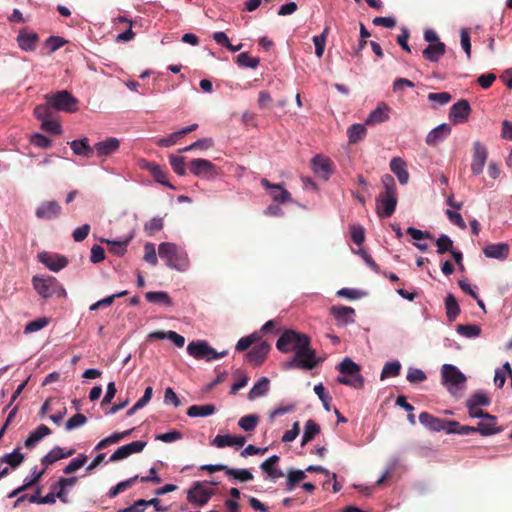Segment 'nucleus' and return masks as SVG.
Returning a JSON list of instances; mask_svg holds the SVG:
<instances>
[{"label": "nucleus", "instance_id": "f257e3e1", "mask_svg": "<svg viewBox=\"0 0 512 512\" xmlns=\"http://www.w3.org/2000/svg\"><path fill=\"white\" fill-rule=\"evenodd\" d=\"M158 254L166 265L170 268L183 271L189 265V259L184 250L179 248L176 244L170 242H163L158 247Z\"/></svg>", "mask_w": 512, "mask_h": 512}, {"label": "nucleus", "instance_id": "f03ea898", "mask_svg": "<svg viewBox=\"0 0 512 512\" xmlns=\"http://www.w3.org/2000/svg\"><path fill=\"white\" fill-rule=\"evenodd\" d=\"M337 370L340 376L337 382L355 389H361L364 386V377L361 375V367L352 359L346 357L338 364Z\"/></svg>", "mask_w": 512, "mask_h": 512}, {"label": "nucleus", "instance_id": "7ed1b4c3", "mask_svg": "<svg viewBox=\"0 0 512 512\" xmlns=\"http://www.w3.org/2000/svg\"><path fill=\"white\" fill-rule=\"evenodd\" d=\"M322 360L316 357V351L310 347V339L296 350L294 357L287 362L286 368H298L303 370H311L315 368Z\"/></svg>", "mask_w": 512, "mask_h": 512}, {"label": "nucleus", "instance_id": "20e7f679", "mask_svg": "<svg viewBox=\"0 0 512 512\" xmlns=\"http://www.w3.org/2000/svg\"><path fill=\"white\" fill-rule=\"evenodd\" d=\"M32 284L36 292L44 299H48L53 296H66V290L53 276L44 277L36 275L32 278Z\"/></svg>", "mask_w": 512, "mask_h": 512}, {"label": "nucleus", "instance_id": "39448f33", "mask_svg": "<svg viewBox=\"0 0 512 512\" xmlns=\"http://www.w3.org/2000/svg\"><path fill=\"white\" fill-rule=\"evenodd\" d=\"M45 99L56 111L74 113L78 110V99L67 90L46 94Z\"/></svg>", "mask_w": 512, "mask_h": 512}, {"label": "nucleus", "instance_id": "423d86ee", "mask_svg": "<svg viewBox=\"0 0 512 512\" xmlns=\"http://www.w3.org/2000/svg\"><path fill=\"white\" fill-rule=\"evenodd\" d=\"M187 352L190 356L198 360L212 361L219 359L227 355V351L218 353L212 348L206 341L197 340L192 341L187 346Z\"/></svg>", "mask_w": 512, "mask_h": 512}, {"label": "nucleus", "instance_id": "0eeeda50", "mask_svg": "<svg viewBox=\"0 0 512 512\" xmlns=\"http://www.w3.org/2000/svg\"><path fill=\"white\" fill-rule=\"evenodd\" d=\"M309 339L310 338L306 334L299 333L294 330H286L277 340L276 348L283 353H289L292 351L296 353V350L300 349L305 340L308 341Z\"/></svg>", "mask_w": 512, "mask_h": 512}, {"label": "nucleus", "instance_id": "6e6552de", "mask_svg": "<svg viewBox=\"0 0 512 512\" xmlns=\"http://www.w3.org/2000/svg\"><path fill=\"white\" fill-rule=\"evenodd\" d=\"M214 494L215 491L205 483L195 482L187 492V500L195 506L202 507L209 502Z\"/></svg>", "mask_w": 512, "mask_h": 512}, {"label": "nucleus", "instance_id": "1a4fd4ad", "mask_svg": "<svg viewBox=\"0 0 512 512\" xmlns=\"http://www.w3.org/2000/svg\"><path fill=\"white\" fill-rule=\"evenodd\" d=\"M397 205V194L380 193L377 197L376 211L380 218L393 215Z\"/></svg>", "mask_w": 512, "mask_h": 512}, {"label": "nucleus", "instance_id": "9d476101", "mask_svg": "<svg viewBox=\"0 0 512 512\" xmlns=\"http://www.w3.org/2000/svg\"><path fill=\"white\" fill-rule=\"evenodd\" d=\"M488 158L486 147L479 141L473 143V155L471 162V171L473 175H479L483 172Z\"/></svg>", "mask_w": 512, "mask_h": 512}, {"label": "nucleus", "instance_id": "9b49d317", "mask_svg": "<svg viewBox=\"0 0 512 512\" xmlns=\"http://www.w3.org/2000/svg\"><path fill=\"white\" fill-rule=\"evenodd\" d=\"M471 113V106L469 102L462 99L453 104L449 111V119L453 124L465 123Z\"/></svg>", "mask_w": 512, "mask_h": 512}, {"label": "nucleus", "instance_id": "f8f14e48", "mask_svg": "<svg viewBox=\"0 0 512 512\" xmlns=\"http://www.w3.org/2000/svg\"><path fill=\"white\" fill-rule=\"evenodd\" d=\"M270 344L265 341L256 342L246 354V361L254 366H260L266 359L269 351Z\"/></svg>", "mask_w": 512, "mask_h": 512}, {"label": "nucleus", "instance_id": "ddd939ff", "mask_svg": "<svg viewBox=\"0 0 512 512\" xmlns=\"http://www.w3.org/2000/svg\"><path fill=\"white\" fill-rule=\"evenodd\" d=\"M146 442L144 441H133L129 444L123 445L119 447L109 458L110 462H118L123 459L128 458L130 455L134 453H140L146 447Z\"/></svg>", "mask_w": 512, "mask_h": 512}, {"label": "nucleus", "instance_id": "4468645a", "mask_svg": "<svg viewBox=\"0 0 512 512\" xmlns=\"http://www.w3.org/2000/svg\"><path fill=\"white\" fill-rule=\"evenodd\" d=\"M441 376L444 385H451L458 387L460 384L465 383V375L458 370L457 367L451 364H444L441 368Z\"/></svg>", "mask_w": 512, "mask_h": 512}, {"label": "nucleus", "instance_id": "2eb2a0df", "mask_svg": "<svg viewBox=\"0 0 512 512\" xmlns=\"http://www.w3.org/2000/svg\"><path fill=\"white\" fill-rule=\"evenodd\" d=\"M190 172L197 177H213L217 174L216 166L207 159H193L190 162Z\"/></svg>", "mask_w": 512, "mask_h": 512}, {"label": "nucleus", "instance_id": "dca6fc26", "mask_svg": "<svg viewBox=\"0 0 512 512\" xmlns=\"http://www.w3.org/2000/svg\"><path fill=\"white\" fill-rule=\"evenodd\" d=\"M312 170L324 180H328L333 173V162L328 157L316 155L311 160Z\"/></svg>", "mask_w": 512, "mask_h": 512}, {"label": "nucleus", "instance_id": "f3484780", "mask_svg": "<svg viewBox=\"0 0 512 512\" xmlns=\"http://www.w3.org/2000/svg\"><path fill=\"white\" fill-rule=\"evenodd\" d=\"M62 208L57 201H44L36 209L35 215L38 219L52 220L58 218Z\"/></svg>", "mask_w": 512, "mask_h": 512}, {"label": "nucleus", "instance_id": "a211bd4d", "mask_svg": "<svg viewBox=\"0 0 512 512\" xmlns=\"http://www.w3.org/2000/svg\"><path fill=\"white\" fill-rule=\"evenodd\" d=\"M38 258L42 264L54 272H58L68 265L67 258L59 254L41 252L39 253Z\"/></svg>", "mask_w": 512, "mask_h": 512}, {"label": "nucleus", "instance_id": "6ab92c4d", "mask_svg": "<svg viewBox=\"0 0 512 512\" xmlns=\"http://www.w3.org/2000/svg\"><path fill=\"white\" fill-rule=\"evenodd\" d=\"M497 417L491 414H485L482 420L474 427L475 433L478 432L482 436H490L503 431L501 427H497Z\"/></svg>", "mask_w": 512, "mask_h": 512}, {"label": "nucleus", "instance_id": "aec40b11", "mask_svg": "<svg viewBox=\"0 0 512 512\" xmlns=\"http://www.w3.org/2000/svg\"><path fill=\"white\" fill-rule=\"evenodd\" d=\"M261 185L270 190L269 194L271 198L278 203H286L290 201L291 194L282 187L280 184H272L267 179L263 178L261 180Z\"/></svg>", "mask_w": 512, "mask_h": 512}, {"label": "nucleus", "instance_id": "412c9836", "mask_svg": "<svg viewBox=\"0 0 512 512\" xmlns=\"http://www.w3.org/2000/svg\"><path fill=\"white\" fill-rule=\"evenodd\" d=\"M120 147V141L115 137H108L103 141H99L94 145V150L97 156H110L118 151Z\"/></svg>", "mask_w": 512, "mask_h": 512}, {"label": "nucleus", "instance_id": "4be33fe9", "mask_svg": "<svg viewBox=\"0 0 512 512\" xmlns=\"http://www.w3.org/2000/svg\"><path fill=\"white\" fill-rule=\"evenodd\" d=\"M330 313L335 317L338 325H347L355 321V310L347 306H332Z\"/></svg>", "mask_w": 512, "mask_h": 512}, {"label": "nucleus", "instance_id": "5701e85b", "mask_svg": "<svg viewBox=\"0 0 512 512\" xmlns=\"http://www.w3.org/2000/svg\"><path fill=\"white\" fill-rule=\"evenodd\" d=\"M419 422L431 431H446L447 420L433 416L428 412H421Z\"/></svg>", "mask_w": 512, "mask_h": 512}, {"label": "nucleus", "instance_id": "b1692460", "mask_svg": "<svg viewBox=\"0 0 512 512\" xmlns=\"http://www.w3.org/2000/svg\"><path fill=\"white\" fill-rule=\"evenodd\" d=\"M389 112L390 107L386 103L381 102L380 104H378L376 109L371 111V113L368 115L365 124L376 125L383 123L389 119Z\"/></svg>", "mask_w": 512, "mask_h": 512}, {"label": "nucleus", "instance_id": "393cba45", "mask_svg": "<svg viewBox=\"0 0 512 512\" xmlns=\"http://www.w3.org/2000/svg\"><path fill=\"white\" fill-rule=\"evenodd\" d=\"M510 247L506 243H497L487 245L483 249V253L488 258L505 260L509 255Z\"/></svg>", "mask_w": 512, "mask_h": 512}, {"label": "nucleus", "instance_id": "a878e982", "mask_svg": "<svg viewBox=\"0 0 512 512\" xmlns=\"http://www.w3.org/2000/svg\"><path fill=\"white\" fill-rule=\"evenodd\" d=\"M450 133L451 127L448 124L443 123L428 133L426 137V143L430 146H434L438 142L443 141L446 137H448Z\"/></svg>", "mask_w": 512, "mask_h": 512}, {"label": "nucleus", "instance_id": "bb28decb", "mask_svg": "<svg viewBox=\"0 0 512 512\" xmlns=\"http://www.w3.org/2000/svg\"><path fill=\"white\" fill-rule=\"evenodd\" d=\"M390 169L397 176L401 185H405L409 180V173L406 169V163L400 157H394L390 161Z\"/></svg>", "mask_w": 512, "mask_h": 512}, {"label": "nucleus", "instance_id": "cd10ccee", "mask_svg": "<svg viewBox=\"0 0 512 512\" xmlns=\"http://www.w3.org/2000/svg\"><path fill=\"white\" fill-rule=\"evenodd\" d=\"M279 459H280L279 456L273 455V456L269 457L268 459H266L260 465L261 470L264 473H266L269 478H271L273 480L282 478L284 476V473L275 467V464L278 463Z\"/></svg>", "mask_w": 512, "mask_h": 512}, {"label": "nucleus", "instance_id": "c85d7f7f", "mask_svg": "<svg viewBox=\"0 0 512 512\" xmlns=\"http://www.w3.org/2000/svg\"><path fill=\"white\" fill-rule=\"evenodd\" d=\"M446 51V46L443 42H437L435 44H429L423 50V57L430 62H437Z\"/></svg>", "mask_w": 512, "mask_h": 512}, {"label": "nucleus", "instance_id": "c756f323", "mask_svg": "<svg viewBox=\"0 0 512 512\" xmlns=\"http://www.w3.org/2000/svg\"><path fill=\"white\" fill-rule=\"evenodd\" d=\"M51 434V430L48 426L41 424L34 431H32L25 441V447L28 449L34 448V446L41 441L45 436Z\"/></svg>", "mask_w": 512, "mask_h": 512}, {"label": "nucleus", "instance_id": "7c9ffc66", "mask_svg": "<svg viewBox=\"0 0 512 512\" xmlns=\"http://www.w3.org/2000/svg\"><path fill=\"white\" fill-rule=\"evenodd\" d=\"M72 151L79 156L91 157L94 148L89 145V139L84 137L80 140H73L69 143Z\"/></svg>", "mask_w": 512, "mask_h": 512}, {"label": "nucleus", "instance_id": "2f4dec72", "mask_svg": "<svg viewBox=\"0 0 512 512\" xmlns=\"http://www.w3.org/2000/svg\"><path fill=\"white\" fill-rule=\"evenodd\" d=\"M145 298L148 302L159 304L163 306H172L173 301L169 294L165 291H149L145 294Z\"/></svg>", "mask_w": 512, "mask_h": 512}, {"label": "nucleus", "instance_id": "473e14b6", "mask_svg": "<svg viewBox=\"0 0 512 512\" xmlns=\"http://www.w3.org/2000/svg\"><path fill=\"white\" fill-rule=\"evenodd\" d=\"M216 407L213 404L192 405L187 410L189 417H206L214 414Z\"/></svg>", "mask_w": 512, "mask_h": 512}, {"label": "nucleus", "instance_id": "72a5a7b5", "mask_svg": "<svg viewBox=\"0 0 512 512\" xmlns=\"http://www.w3.org/2000/svg\"><path fill=\"white\" fill-rule=\"evenodd\" d=\"M18 45L25 51H33L36 48L38 35L35 33H21L17 37Z\"/></svg>", "mask_w": 512, "mask_h": 512}, {"label": "nucleus", "instance_id": "f704fd0d", "mask_svg": "<svg viewBox=\"0 0 512 512\" xmlns=\"http://www.w3.org/2000/svg\"><path fill=\"white\" fill-rule=\"evenodd\" d=\"M269 383L270 381L267 377H262L259 379L248 393L249 400H254L258 397L266 395L269 390Z\"/></svg>", "mask_w": 512, "mask_h": 512}, {"label": "nucleus", "instance_id": "c9c22d12", "mask_svg": "<svg viewBox=\"0 0 512 512\" xmlns=\"http://www.w3.org/2000/svg\"><path fill=\"white\" fill-rule=\"evenodd\" d=\"M446 433L469 435V434L475 433V430H474V426L461 425L457 421L447 420Z\"/></svg>", "mask_w": 512, "mask_h": 512}, {"label": "nucleus", "instance_id": "e433bc0d", "mask_svg": "<svg viewBox=\"0 0 512 512\" xmlns=\"http://www.w3.org/2000/svg\"><path fill=\"white\" fill-rule=\"evenodd\" d=\"M365 125L366 124H353L348 128L347 135L350 143H358L365 137L367 133Z\"/></svg>", "mask_w": 512, "mask_h": 512}, {"label": "nucleus", "instance_id": "4c0bfd02", "mask_svg": "<svg viewBox=\"0 0 512 512\" xmlns=\"http://www.w3.org/2000/svg\"><path fill=\"white\" fill-rule=\"evenodd\" d=\"M306 478V473L303 470L290 469L287 473L286 490L292 491L299 482Z\"/></svg>", "mask_w": 512, "mask_h": 512}, {"label": "nucleus", "instance_id": "58836bf2", "mask_svg": "<svg viewBox=\"0 0 512 512\" xmlns=\"http://www.w3.org/2000/svg\"><path fill=\"white\" fill-rule=\"evenodd\" d=\"M320 432V426L312 419L305 423L304 435L302 437L301 445L304 446L308 442L314 439V437Z\"/></svg>", "mask_w": 512, "mask_h": 512}, {"label": "nucleus", "instance_id": "ea45409f", "mask_svg": "<svg viewBox=\"0 0 512 512\" xmlns=\"http://www.w3.org/2000/svg\"><path fill=\"white\" fill-rule=\"evenodd\" d=\"M446 314L450 321L456 319L460 313V308L456 298L452 294H448L445 299Z\"/></svg>", "mask_w": 512, "mask_h": 512}, {"label": "nucleus", "instance_id": "a19ab883", "mask_svg": "<svg viewBox=\"0 0 512 512\" xmlns=\"http://www.w3.org/2000/svg\"><path fill=\"white\" fill-rule=\"evenodd\" d=\"M401 364L399 361L387 362L381 372L380 379L384 380L388 377H396L400 374Z\"/></svg>", "mask_w": 512, "mask_h": 512}, {"label": "nucleus", "instance_id": "79ce46f5", "mask_svg": "<svg viewBox=\"0 0 512 512\" xmlns=\"http://www.w3.org/2000/svg\"><path fill=\"white\" fill-rule=\"evenodd\" d=\"M490 403H491L490 398L483 391H477L476 393L472 394L466 401V405L480 406V407L489 406Z\"/></svg>", "mask_w": 512, "mask_h": 512}, {"label": "nucleus", "instance_id": "37998d69", "mask_svg": "<svg viewBox=\"0 0 512 512\" xmlns=\"http://www.w3.org/2000/svg\"><path fill=\"white\" fill-rule=\"evenodd\" d=\"M64 458V452L63 449L59 446L54 447L49 453H47L45 456L42 457L41 463L48 467L49 465H52L56 461Z\"/></svg>", "mask_w": 512, "mask_h": 512}, {"label": "nucleus", "instance_id": "c03bdc74", "mask_svg": "<svg viewBox=\"0 0 512 512\" xmlns=\"http://www.w3.org/2000/svg\"><path fill=\"white\" fill-rule=\"evenodd\" d=\"M457 332L464 337L474 338L481 334V328L476 324H460L457 326Z\"/></svg>", "mask_w": 512, "mask_h": 512}, {"label": "nucleus", "instance_id": "a18cd8bd", "mask_svg": "<svg viewBox=\"0 0 512 512\" xmlns=\"http://www.w3.org/2000/svg\"><path fill=\"white\" fill-rule=\"evenodd\" d=\"M259 340H260L259 333H257V332L252 333L249 336L240 338L236 344L235 349L238 352H243V351L247 350L248 348H250L254 343L258 342Z\"/></svg>", "mask_w": 512, "mask_h": 512}, {"label": "nucleus", "instance_id": "49530a36", "mask_svg": "<svg viewBox=\"0 0 512 512\" xmlns=\"http://www.w3.org/2000/svg\"><path fill=\"white\" fill-rule=\"evenodd\" d=\"M49 324V319L46 317H40L26 324L24 328L25 334L37 332L45 328Z\"/></svg>", "mask_w": 512, "mask_h": 512}, {"label": "nucleus", "instance_id": "de8ad7c7", "mask_svg": "<svg viewBox=\"0 0 512 512\" xmlns=\"http://www.w3.org/2000/svg\"><path fill=\"white\" fill-rule=\"evenodd\" d=\"M236 63L242 67L257 68L260 63L259 58L251 57L247 52L240 53L236 58Z\"/></svg>", "mask_w": 512, "mask_h": 512}, {"label": "nucleus", "instance_id": "09e8293b", "mask_svg": "<svg viewBox=\"0 0 512 512\" xmlns=\"http://www.w3.org/2000/svg\"><path fill=\"white\" fill-rule=\"evenodd\" d=\"M259 422V417L254 414L245 415L240 418L238 425L244 431H253Z\"/></svg>", "mask_w": 512, "mask_h": 512}, {"label": "nucleus", "instance_id": "8fccbe9b", "mask_svg": "<svg viewBox=\"0 0 512 512\" xmlns=\"http://www.w3.org/2000/svg\"><path fill=\"white\" fill-rule=\"evenodd\" d=\"M227 476L232 477L240 482H247L253 479L252 473L247 469H227Z\"/></svg>", "mask_w": 512, "mask_h": 512}, {"label": "nucleus", "instance_id": "3c124183", "mask_svg": "<svg viewBox=\"0 0 512 512\" xmlns=\"http://www.w3.org/2000/svg\"><path fill=\"white\" fill-rule=\"evenodd\" d=\"M164 223L161 217H154L144 225V230L148 236H153L156 232L163 229Z\"/></svg>", "mask_w": 512, "mask_h": 512}, {"label": "nucleus", "instance_id": "603ef678", "mask_svg": "<svg viewBox=\"0 0 512 512\" xmlns=\"http://www.w3.org/2000/svg\"><path fill=\"white\" fill-rule=\"evenodd\" d=\"M53 106L46 101L45 104L37 105L34 109V115L37 119L43 121L52 116Z\"/></svg>", "mask_w": 512, "mask_h": 512}, {"label": "nucleus", "instance_id": "864d4df0", "mask_svg": "<svg viewBox=\"0 0 512 512\" xmlns=\"http://www.w3.org/2000/svg\"><path fill=\"white\" fill-rule=\"evenodd\" d=\"M106 242L109 247V251L117 256H123L126 252L127 245L129 243V239L125 241H110V240H102Z\"/></svg>", "mask_w": 512, "mask_h": 512}, {"label": "nucleus", "instance_id": "5fc2aeb1", "mask_svg": "<svg viewBox=\"0 0 512 512\" xmlns=\"http://www.w3.org/2000/svg\"><path fill=\"white\" fill-rule=\"evenodd\" d=\"M437 253L444 254L446 252H451L453 250V241L445 234H442L437 240Z\"/></svg>", "mask_w": 512, "mask_h": 512}, {"label": "nucleus", "instance_id": "6e6d98bb", "mask_svg": "<svg viewBox=\"0 0 512 512\" xmlns=\"http://www.w3.org/2000/svg\"><path fill=\"white\" fill-rule=\"evenodd\" d=\"M87 462V456L80 454L77 458L71 460V462L64 468V473L69 475L80 469Z\"/></svg>", "mask_w": 512, "mask_h": 512}, {"label": "nucleus", "instance_id": "4d7b16f0", "mask_svg": "<svg viewBox=\"0 0 512 512\" xmlns=\"http://www.w3.org/2000/svg\"><path fill=\"white\" fill-rule=\"evenodd\" d=\"M169 159L173 171L180 176H184L186 174L185 158L182 156L170 155Z\"/></svg>", "mask_w": 512, "mask_h": 512}, {"label": "nucleus", "instance_id": "13d9d810", "mask_svg": "<svg viewBox=\"0 0 512 512\" xmlns=\"http://www.w3.org/2000/svg\"><path fill=\"white\" fill-rule=\"evenodd\" d=\"M24 460L23 454L19 449H15L12 453L6 454L2 458V462L9 464L12 468L18 467Z\"/></svg>", "mask_w": 512, "mask_h": 512}, {"label": "nucleus", "instance_id": "bf43d9fd", "mask_svg": "<svg viewBox=\"0 0 512 512\" xmlns=\"http://www.w3.org/2000/svg\"><path fill=\"white\" fill-rule=\"evenodd\" d=\"M327 31L328 28H326L322 34L313 37V43L315 45V54L318 58H321L323 56L326 45Z\"/></svg>", "mask_w": 512, "mask_h": 512}, {"label": "nucleus", "instance_id": "052dcab7", "mask_svg": "<svg viewBox=\"0 0 512 512\" xmlns=\"http://www.w3.org/2000/svg\"><path fill=\"white\" fill-rule=\"evenodd\" d=\"M213 146V140L211 138H203L195 141L189 146H186L180 150V152H188L194 149H209Z\"/></svg>", "mask_w": 512, "mask_h": 512}, {"label": "nucleus", "instance_id": "680f3d73", "mask_svg": "<svg viewBox=\"0 0 512 512\" xmlns=\"http://www.w3.org/2000/svg\"><path fill=\"white\" fill-rule=\"evenodd\" d=\"M86 422L87 417L84 414L77 413L66 422L65 428L70 431L84 425Z\"/></svg>", "mask_w": 512, "mask_h": 512}, {"label": "nucleus", "instance_id": "e2e57ef3", "mask_svg": "<svg viewBox=\"0 0 512 512\" xmlns=\"http://www.w3.org/2000/svg\"><path fill=\"white\" fill-rule=\"evenodd\" d=\"M352 241L357 245H362L365 240V230L361 225L350 226Z\"/></svg>", "mask_w": 512, "mask_h": 512}, {"label": "nucleus", "instance_id": "0e129e2a", "mask_svg": "<svg viewBox=\"0 0 512 512\" xmlns=\"http://www.w3.org/2000/svg\"><path fill=\"white\" fill-rule=\"evenodd\" d=\"M182 137L183 136H182L180 130L176 131L174 133H171L167 137H163V138L158 139L157 146H159V147H170V146L174 145Z\"/></svg>", "mask_w": 512, "mask_h": 512}, {"label": "nucleus", "instance_id": "69168bd1", "mask_svg": "<svg viewBox=\"0 0 512 512\" xmlns=\"http://www.w3.org/2000/svg\"><path fill=\"white\" fill-rule=\"evenodd\" d=\"M152 176L154 180L164 186L169 187L170 189H175V187L167 180V173L163 170V168L159 165L155 171H152Z\"/></svg>", "mask_w": 512, "mask_h": 512}, {"label": "nucleus", "instance_id": "338daca9", "mask_svg": "<svg viewBox=\"0 0 512 512\" xmlns=\"http://www.w3.org/2000/svg\"><path fill=\"white\" fill-rule=\"evenodd\" d=\"M144 260L155 266L158 262L155 246L153 243H146L144 246Z\"/></svg>", "mask_w": 512, "mask_h": 512}, {"label": "nucleus", "instance_id": "774afa93", "mask_svg": "<svg viewBox=\"0 0 512 512\" xmlns=\"http://www.w3.org/2000/svg\"><path fill=\"white\" fill-rule=\"evenodd\" d=\"M41 128L54 135H60L62 133L61 125L57 121L50 120L49 118L42 121Z\"/></svg>", "mask_w": 512, "mask_h": 512}]
</instances>
